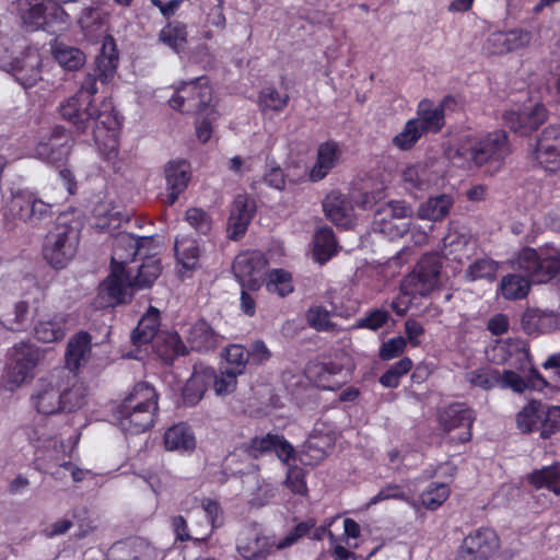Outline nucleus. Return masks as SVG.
Returning a JSON list of instances; mask_svg holds the SVG:
<instances>
[{"label": "nucleus", "instance_id": "37998d69", "mask_svg": "<svg viewBox=\"0 0 560 560\" xmlns=\"http://www.w3.org/2000/svg\"><path fill=\"white\" fill-rule=\"evenodd\" d=\"M542 420V402L530 400L516 415L517 429L523 433L539 431V424Z\"/></svg>", "mask_w": 560, "mask_h": 560}, {"label": "nucleus", "instance_id": "3c124183", "mask_svg": "<svg viewBox=\"0 0 560 560\" xmlns=\"http://www.w3.org/2000/svg\"><path fill=\"white\" fill-rule=\"evenodd\" d=\"M438 284L433 283L430 279L422 277L417 271H412L401 282L402 295H409L411 298L425 296L430 294Z\"/></svg>", "mask_w": 560, "mask_h": 560}, {"label": "nucleus", "instance_id": "bf43d9fd", "mask_svg": "<svg viewBox=\"0 0 560 560\" xmlns=\"http://www.w3.org/2000/svg\"><path fill=\"white\" fill-rule=\"evenodd\" d=\"M560 431V406H545L542 404V420L539 424V434L549 439Z\"/></svg>", "mask_w": 560, "mask_h": 560}, {"label": "nucleus", "instance_id": "6e6d98bb", "mask_svg": "<svg viewBox=\"0 0 560 560\" xmlns=\"http://www.w3.org/2000/svg\"><path fill=\"white\" fill-rule=\"evenodd\" d=\"M307 325L316 331H335L337 325L330 320V312L324 306H311L305 313Z\"/></svg>", "mask_w": 560, "mask_h": 560}, {"label": "nucleus", "instance_id": "a878e982", "mask_svg": "<svg viewBox=\"0 0 560 560\" xmlns=\"http://www.w3.org/2000/svg\"><path fill=\"white\" fill-rule=\"evenodd\" d=\"M521 323L528 335H539L556 330L560 320L553 311L528 307L523 313Z\"/></svg>", "mask_w": 560, "mask_h": 560}, {"label": "nucleus", "instance_id": "4468645a", "mask_svg": "<svg viewBox=\"0 0 560 560\" xmlns=\"http://www.w3.org/2000/svg\"><path fill=\"white\" fill-rule=\"evenodd\" d=\"M136 289L132 278L126 272L125 267L112 265L110 273L100 285V298L104 300L101 305L110 306L126 303Z\"/></svg>", "mask_w": 560, "mask_h": 560}, {"label": "nucleus", "instance_id": "2f4dec72", "mask_svg": "<svg viewBox=\"0 0 560 560\" xmlns=\"http://www.w3.org/2000/svg\"><path fill=\"white\" fill-rule=\"evenodd\" d=\"M341 150L334 141L322 143L317 150L316 163L310 172L313 182L323 179L339 162Z\"/></svg>", "mask_w": 560, "mask_h": 560}, {"label": "nucleus", "instance_id": "e433bc0d", "mask_svg": "<svg viewBox=\"0 0 560 560\" xmlns=\"http://www.w3.org/2000/svg\"><path fill=\"white\" fill-rule=\"evenodd\" d=\"M336 436L332 432H322L314 430L304 445L305 455L317 464L322 462L334 448Z\"/></svg>", "mask_w": 560, "mask_h": 560}, {"label": "nucleus", "instance_id": "c85d7f7f", "mask_svg": "<svg viewBox=\"0 0 560 560\" xmlns=\"http://www.w3.org/2000/svg\"><path fill=\"white\" fill-rule=\"evenodd\" d=\"M151 242V237H135L127 232H120L115 237L114 249L112 255V265L124 266L132 261L144 243Z\"/></svg>", "mask_w": 560, "mask_h": 560}, {"label": "nucleus", "instance_id": "0e129e2a", "mask_svg": "<svg viewBox=\"0 0 560 560\" xmlns=\"http://www.w3.org/2000/svg\"><path fill=\"white\" fill-rule=\"evenodd\" d=\"M224 354L225 360L230 365L228 369L238 375L243 374L249 360L248 350L241 345H231L225 348Z\"/></svg>", "mask_w": 560, "mask_h": 560}, {"label": "nucleus", "instance_id": "ddd939ff", "mask_svg": "<svg viewBox=\"0 0 560 560\" xmlns=\"http://www.w3.org/2000/svg\"><path fill=\"white\" fill-rule=\"evenodd\" d=\"M268 261L259 250H247L236 256L233 272L241 287L257 291L265 281Z\"/></svg>", "mask_w": 560, "mask_h": 560}, {"label": "nucleus", "instance_id": "aec40b11", "mask_svg": "<svg viewBox=\"0 0 560 560\" xmlns=\"http://www.w3.org/2000/svg\"><path fill=\"white\" fill-rule=\"evenodd\" d=\"M504 124L514 132L527 136L536 130L547 119V109L541 104L522 110H508L504 114Z\"/></svg>", "mask_w": 560, "mask_h": 560}, {"label": "nucleus", "instance_id": "dca6fc26", "mask_svg": "<svg viewBox=\"0 0 560 560\" xmlns=\"http://www.w3.org/2000/svg\"><path fill=\"white\" fill-rule=\"evenodd\" d=\"M474 421V411L462 404L451 405L439 413V423L444 432L459 430L457 435L452 436V441L456 443L470 441Z\"/></svg>", "mask_w": 560, "mask_h": 560}, {"label": "nucleus", "instance_id": "9d476101", "mask_svg": "<svg viewBox=\"0 0 560 560\" xmlns=\"http://www.w3.org/2000/svg\"><path fill=\"white\" fill-rule=\"evenodd\" d=\"M38 361V351L33 345L21 341L13 346L4 376V388L14 390L28 377Z\"/></svg>", "mask_w": 560, "mask_h": 560}, {"label": "nucleus", "instance_id": "72a5a7b5", "mask_svg": "<svg viewBox=\"0 0 560 560\" xmlns=\"http://www.w3.org/2000/svg\"><path fill=\"white\" fill-rule=\"evenodd\" d=\"M164 445L171 452H192L196 447V438L186 423H177L164 433Z\"/></svg>", "mask_w": 560, "mask_h": 560}, {"label": "nucleus", "instance_id": "9b49d317", "mask_svg": "<svg viewBox=\"0 0 560 560\" xmlns=\"http://www.w3.org/2000/svg\"><path fill=\"white\" fill-rule=\"evenodd\" d=\"M62 386V371L38 378L31 395L33 408L42 415H54L61 411Z\"/></svg>", "mask_w": 560, "mask_h": 560}, {"label": "nucleus", "instance_id": "7ed1b4c3", "mask_svg": "<svg viewBox=\"0 0 560 560\" xmlns=\"http://www.w3.org/2000/svg\"><path fill=\"white\" fill-rule=\"evenodd\" d=\"M459 154L475 166L489 165V174L498 172L504 159L510 154L508 136L503 130H495L483 137L468 140L459 149Z\"/></svg>", "mask_w": 560, "mask_h": 560}, {"label": "nucleus", "instance_id": "69168bd1", "mask_svg": "<svg viewBox=\"0 0 560 560\" xmlns=\"http://www.w3.org/2000/svg\"><path fill=\"white\" fill-rule=\"evenodd\" d=\"M175 252L179 262L186 269H191L197 265L199 249L195 245V242L187 240L176 241Z\"/></svg>", "mask_w": 560, "mask_h": 560}, {"label": "nucleus", "instance_id": "412c9836", "mask_svg": "<svg viewBox=\"0 0 560 560\" xmlns=\"http://www.w3.org/2000/svg\"><path fill=\"white\" fill-rule=\"evenodd\" d=\"M164 174L167 189L166 202L173 205L190 182V165L185 160H173L165 165Z\"/></svg>", "mask_w": 560, "mask_h": 560}, {"label": "nucleus", "instance_id": "423d86ee", "mask_svg": "<svg viewBox=\"0 0 560 560\" xmlns=\"http://www.w3.org/2000/svg\"><path fill=\"white\" fill-rule=\"evenodd\" d=\"M93 110L95 114L90 128L93 129L94 141L105 159H115L118 152L116 131L121 125L120 118L109 100H104L98 107L93 106Z\"/></svg>", "mask_w": 560, "mask_h": 560}, {"label": "nucleus", "instance_id": "774afa93", "mask_svg": "<svg viewBox=\"0 0 560 560\" xmlns=\"http://www.w3.org/2000/svg\"><path fill=\"white\" fill-rule=\"evenodd\" d=\"M441 261L436 255H424L413 269L422 277L430 279L433 283H439L441 272Z\"/></svg>", "mask_w": 560, "mask_h": 560}, {"label": "nucleus", "instance_id": "a211bd4d", "mask_svg": "<svg viewBox=\"0 0 560 560\" xmlns=\"http://www.w3.org/2000/svg\"><path fill=\"white\" fill-rule=\"evenodd\" d=\"M61 117L71 122L78 132H85L92 122L93 104L89 97H82V93L74 95L62 101L58 107Z\"/></svg>", "mask_w": 560, "mask_h": 560}, {"label": "nucleus", "instance_id": "2eb2a0df", "mask_svg": "<svg viewBox=\"0 0 560 560\" xmlns=\"http://www.w3.org/2000/svg\"><path fill=\"white\" fill-rule=\"evenodd\" d=\"M73 145L71 133L62 126H55L37 143L35 153L48 163H59L68 158Z\"/></svg>", "mask_w": 560, "mask_h": 560}, {"label": "nucleus", "instance_id": "a19ab883", "mask_svg": "<svg viewBox=\"0 0 560 560\" xmlns=\"http://www.w3.org/2000/svg\"><path fill=\"white\" fill-rule=\"evenodd\" d=\"M79 22L84 35L91 40L106 32L107 16L100 9H83Z\"/></svg>", "mask_w": 560, "mask_h": 560}, {"label": "nucleus", "instance_id": "473e14b6", "mask_svg": "<svg viewBox=\"0 0 560 560\" xmlns=\"http://www.w3.org/2000/svg\"><path fill=\"white\" fill-rule=\"evenodd\" d=\"M188 343L196 351H212L220 345L221 336L206 320H198L188 330Z\"/></svg>", "mask_w": 560, "mask_h": 560}, {"label": "nucleus", "instance_id": "c03bdc74", "mask_svg": "<svg viewBox=\"0 0 560 560\" xmlns=\"http://www.w3.org/2000/svg\"><path fill=\"white\" fill-rule=\"evenodd\" d=\"M159 42L179 52L187 44L186 24L179 21L168 22L159 33Z\"/></svg>", "mask_w": 560, "mask_h": 560}, {"label": "nucleus", "instance_id": "5fc2aeb1", "mask_svg": "<svg viewBox=\"0 0 560 560\" xmlns=\"http://www.w3.org/2000/svg\"><path fill=\"white\" fill-rule=\"evenodd\" d=\"M289 102V95L287 93L281 94L276 88L267 86L260 93L258 97V104L262 112H282Z\"/></svg>", "mask_w": 560, "mask_h": 560}, {"label": "nucleus", "instance_id": "f03ea898", "mask_svg": "<svg viewBox=\"0 0 560 560\" xmlns=\"http://www.w3.org/2000/svg\"><path fill=\"white\" fill-rule=\"evenodd\" d=\"M74 446L75 441L65 443L57 439L48 440L38 450L35 463L40 470L49 474L56 480L63 481L70 475L74 482H80L90 471L79 468L72 463Z\"/></svg>", "mask_w": 560, "mask_h": 560}, {"label": "nucleus", "instance_id": "b1692460", "mask_svg": "<svg viewBox=\"0 0 560 560\" xmlns=\"http://www.w3.org/2000/svg\"><path fill=\"white\" fill-rule=\"evenodd\" d=\"M92 354V337L86 331L74 334L67 343L65 352L66 366L71 372H78L85 366Z\"/></svg>", "mask_w": 560, "mask_h": 560}, {"label": "nucleus", "instance_id": "864d4df0", "mask_svg": "<svg viewBox=\"0 0 560 560\" xmlns=\"http://www.w3.org/2000/svg\"><path fill=\"white\" fill-rule=\"evenodd\" d=\"M424 131L421 121L409 119L404 129L393 138V144L399 150L411 149L417 141L423 136Z\"/></svg>", "mask_w": 560, "mask_h": 560}, {"label": "nucleus", "instance_id": "f3484780", "mask_svg": "<svg viewBox=\"0 0 560 560\" xmlns=\"http://www.w3.org/2000/svg\"><path fill=\"white\" fill-rule=\"evenodd\" d=\"M533 159L546 171H560V125H549L541 131Z\"/></svg>", "mask_w": 560, "mask_h": 560}, {"label": "nucleus", "instance_id": "58836bf2", "mask_svg": "<svg viewBox=\"0 0 560 560\" xmlns=\"http://www.w3.org/2000/svg\"><path fill=\"white\" fill-rule=\"evenodd\" d=\"M51 54L56 61L69 71L79 70L86 61L85 54L81 49L60 42L52 44Z\"/></svg>", "mask_w": 560, "mask_h": 560}, {"label": "nucleus", "instance_id": "bb28decb", "mask_svg": "<svg viewBox=\"0 0 560 560\" xmlns=\"http://www.w3.org/2000/svg\"><path fill=\"white\" fill-rule=\"evenodd\" d=\"M454 103L452 96H445L439 105H434L432 101L424 98L418 105V117L415 119L421 121L424 132H438L444 126V108Z\"/></svg>", "mask_w": 560, "mask_h": 560}, {"label": "nucleus", "instance_id": "6e6552de", "mask_svg": "<svg viewBox=\"0 0 560 560\" xmlns=\"http://www.w3.org/2000/svg\"><path fill=\"white\" fill-rule=\"evenodd\" d=\"M412 211L405 201H389L380 207L373 220V231L395 240L406 234Z\"/></svg>", "mask_w": 560, "mask_h": 560}, {"label": "nucleus", "instance_id": "6ab92c4d", "mask_svg": "<svg viewBox=\"0 0 560 560\" xmlns=\"http://www.w3.org/2000/svg\"><path fill=\"white\" fill-rule=\"evenodd\" d=\"M532 42V34L522 28L508 32L491 33L483 44V50L489 55H503L527 47Z\"/></svg>", "mask_w": 560, "mask_h": 560}, {"label": "nucleus", "instance_id": "f257e3e1", "mask_svg": "<svg viewBox=\"0 0 560 560\" xmlns=\"http://www.w3.org/2000/svg\"><path fill=\"white\" fill-rule=\"evenodd\" d=\"M159 410V395L153 386L138 383L116 410L119 428L129 434H140L151 429Z\"/></svg>", "mask_w": 560, "mask_h": 560}, {"label": "nucleus", "instance_id": "79ce46f5", "mask_svg": "<svg viewBox=\"0 0 560 560\" xmlns=\"http://www.w3.org/2000/svg\"><path fill=\"white\" fill-rule=\"evenodd\" d=\"M538 266L533 278L534 282L547 283L552 280L560 271V258L558 250L540 249Z\"/></svg>", "mask_w": 560, "mask_h": 560}, {"label": "nucleus", "instance_id": "09e8293b", "mask_svg": "<svg viewBox=\"0 0 560 560\" xmlns=\"http://www.w3.org/2000/svg\"><path fill=\"white\" fill-rule=\"evenodd\" d=\"M529 481L537 489L546 488L560 494V463L534 471L529 476Z\"/></svg>", "mask_w": 560, "mask_h": 560}, {"label": "nucleus", "instance_id": "20e7f679", "mask_svg": "<svg viewBox=\"0 0 560 560\" xmlns=\"http://www.w3.org/2000/svg\"><path fill=\"white\" fill-rule=\"evenodd\" d=\"M80 242V230L77 224L59 215L46 236L44 257L56 269L65 268L75 256Z\"/></svg>", "mask_w": 560, "mask_h": 560}, {"label": "nucleus", "instance_id": "052dcab7", "mask_svg": "<svg viewBox=\"0 0 560 560\" xmlns=\"http://www.w3.org/2000/svg\"><path fill=\"white\" fill-rule=\"evenodd\" d=\"M450 495V489L444 483H431L421 494V503L428 510L434 511L441 506Z\"/></svg>", "mask_w": 560, "mask_h": 560}, {"label": "nucleus", "instance_id": "0eeeda50", "mask_svg": "<svg viewBox=\"0 0 560 560\" xmlns=\"http://www.w3.org/2000/svg\"><path fill=\"white\" fill-rule=\"evenodd\" d=\"M51 208L50 203L42 200L35 192L22 189L11 195L5 206V217L36 226L51 217Z\"/></svg>", "mask_w": 560, "mask_h": 560}, {"label": "nucleus", "instance_id": "7c9ffc66", "mask_svg": "<svg viewBox=\"0 0 560 560\" xmlns=\"http://www.w3.org/2000/svg\"><path fill=\"white\" fill-rule=\"evenodd\" d=\"M118 65V52L112 36H106L100 55L95 60V73L102 83L107 84L115 75Z\"/></svg>", "mask_w": 560, "mask_h": 560}, {"label": "nucleus", "instance_id": "de8ad7c7", "mask_svg": "<svg viewBox=\"0 0 560 560\" xmlns=\"http://www.w3.org/2000/svg\"><path fill=\"white\" fill-rule=\"evenodd\" d=\"M337 252V241L329 228L317 230L314 236V255L318 262L324 264Z\"/></svg>", "mask_w": 560, "mask_h": 560}, {"label": "nucleus", "instance_id": "c756f323", "mask_svg": "<svg viewBox=\"0 0 560 560\" xmlns=\"http://www.w3.org/2000/svg\"><path fill=\"white\" fill-rule=\"evenodd\" d=\"M341 372V368L332 363H310L305 373L307 378L318 388L335 390L341 386V381L337 375Z\"/></svg>", "mask_w": 560, "mask_h": 560}, {"label": "nucleus", "instance_id": "1a4fd4ad", "mask_svg": "<svg viewBox=\"0 0 560 560\" xmlns=\"http://www.w3.org/2000/svg\"><path fill=\"white\" fill-rule=\"evenodd\" d=\"M236 550L246 560H262L279 550L278 539L267 535L258 524H249L238 533Z\"/></svg>", "mask_w": 560, "mask_h": 560}, {"label": "nucleus", "instance_id": "680f3d73", "mask_svg": "<svg viewBox=\"0 0 560 560\" xmlns=\"http://www.w3.org/2000/svg\"><path fill=\"white\" fill-rule=\"evenodd\" d=\"M26 8L22 10V19L26 25L37 30L45 24V0H27Z\"/></svg>", "mask_w": 560, "mask_h": 560}, {"label": "nucleus", "instance_id": "393cba45", "mask_svg": "<svg viewBox=\"0 0 560 560\" xmlns=\"http://www.w3.org/2000/svg\"><path fill=\"white\" fill-rule=\"evenodd\" d=\"M42 59L37 51L28 50L12 62L15 80L24 88L34 86L40 79Z\"/></svg>", "mask_w": 560, "mask_h": 560}, {"label": "nucleus", "instance_id": "8fccbe9b", "mask_svg": "<svg viewBox=\"0 0 560 560\" xmlns=\"http://www.w3.org/2000/svg\"><path fill=\"white\" fill-rule=\"evenodd\" d=\"M499 265L489 257H482L471 262L465 270V278L468 281L489 280L493 281L498 272Z\"/></svg>", "mask_w": 560, "mask_h": 560}, {"label": "nucleus", "instance_id": "4be33fe9", "mask_svg": "<svg viewBox=\"0 0 560 560\" xmlns=\"http://www.w3.org/2000/svg\"><path fill=\"white\" fill-rule=\"evenodd\" d=\"M255 202L246 195H238L233 201L229 218L228 233L231 240H238L247 231L255 212Z\"/></svg>", "mask_w": 560, "mask_h": 560}, {"label": "nucleus", "instance_id": "e2e57ef3", "mask_svg": "<svg viewBox=\"0 0 560 560\" xmlns=\"http://www.w3.org/2000/svg\"><path fill=\"white\" fill-rule=\"evenodd\" d=\"M211 384L218 396H226L236 389L238 374L232 372L229 369L221 371L219 374L212 369Z\"/></svg>", "mask_w": 560, "mask_h": 560}, {"label": "nucleus", "instance_id": "f8f14e48", "mask_svg": "<svg viewBox=\"0 0 560 560\" xmlns=\"http://www.w3.org/2000/svg\"><path fill=\"white\" fill-rule=\"evenodd\" d=\"M500 539L489 527H481L467 535L455 560H501Z\"/></svg>", "mask_w": 560, "mask_h": 560}, {"label": "nucleus", "instance_id": "a18cd8bd", "mask_svg": "<svg viewBox=\"0 0 560 560\" xmlns=\"http://www.w3.org/2000/svg\"><path fill=\"white\" fill-rule=\"evenodd\" d=\"M115 550L126 555L122 560H155V549L142 538L129 539L115 546Z\"/></svg>", "mask_w": 560, "mask_h": 560}, {"label": "nucleus", "instance_id": "39448f33", "mask_svg": "<svg viewBox=\"0 0 560 560\" xmlns=\"http://www.w3.org/2000/svg\"><path fill=\"white\" fill-rule=\"evenodd\" d=\"M212 89L206 77H199L189 82H183L168 100L173 109L182 113H196L198 116L207 114L213 119L218 118V113L211 106Z\"/></svg>", "mask_w": 560, "mask_h": 560}, {"label": "nucleus", "instance_id": "f704fd0d", "mask_svg": "<svg viewBox=\"0 0 560 560\" xmlns=\"http://www.w3.org/2000/svg\"><path fill=\"white\" fill-rule=\"evenodd\" d=\"M454 206V198L451 195L442 194L428 198L417 210L421 220L442 221L450 213Z\"/></svg>", "mask_w": 560, "mask_h": 560}, {"label": "nucleus", "instance_id": "13d9d810", "mask_svg": "<svg viewBox=\"0 0 560 560\" xmlns=\"http://www.w3.org/2000/svg\"><path fill=\"white\" fill-rule=\"evenodd\" d=\"M160 273L161 264L159 259L154 257L147 258V260L139 267L137 276L132 278L135 288L141 289L150 287L158 279Z\"/></svg>", "mask_w": 560, "mask_h": 560}, {"label": "nucleus", "instance_id": "4d7b16f0", "mask_svg": "<svg viewBox=\"0 0 560 560\" xmlns=\"http://www.w3.org/2000/svg\"><path fill=\"white\" fill-rule=\"evenodd\" d=\"M267 290L284 298L293 292L291 275L283 269H273L268 273Z\"/></svg>", "mask_w": 560, "mask_h": 560}, {"label": "nucleus", "instance_id": "49530a36", "mask_svg": "<svg viewBox=\"0 0 560 560\" xmlns=\"http://www.w3.org/2000/svg\"><path fill=\"white\" fill-rule=\"evenodd\" d=\"M326 217L336 225L350 228L353 222L351 209L345 200L336 197H327L324 202Z\"/></svg>", "mask_w": 560, "mask_h": 560}, {"label": "nucleus", "instance_id": "cd10ccee", "mask_svg": "<svg viewBox=\"0 0 560 560\" xmlns=\"http://www.w3.org/2000/svg\"><path fill=\"white\" fill-rule=\"evenodd\" d=\"M212 369L202 364L194 368L191 376L183 388V399L188 406L197 405L203 397L209 385H211Z\"/></svg>", "mask_w": 560, "mask_h": 560}, {"label": "nucleus", "instance_id": "603ef678", "mask_svg": "<svg viewBox=\"0 0 560 560\" xmlns=\"http://www.w3.org/2000/svg\"><path fill=\"white\" fill-rule=\"evenodd\" d=\"M499 380V371L490 366H480L465 374V381L467 383L483 390L498 387Z\"/></svg>", "mask_w": 560, "mask_h": 560}, {"label": "nucleus", "instance_id": "338daca9", "mask_svg": "<svg viewBox=\"0 0 560 560\" xmlns=\"http://www.w3.org/2000/svg\"><path fill=\"white\" fill-rule=\"evenodd\" d=\"M30 305L25 300L19 301L13 305L11 312L4 316L3 324L10 330L23 329L28 315Z\"/></svg>", "mask_w": 560, "mask_h": 560}, {"label": "nucleus", "instance_id": "5701e85b", "mask_svg": "<svg viewBox=\"0 0 560 560\" xmlns=\"http://www.w3.org/2000/svg\"><path fill=\"white\" fill-rule=\"evenodd\" d=\"M69 330L68 315L55 313L51 316H44L34 324V337L43 343L61 341Z\"/></svg>", "mask_w": 560, "mask_h": 560}, {"label": "nucleus", "instance_id": "ea45409f", "mask_svg": "<svg viewBox=\"0 0 560 560\" xmlns=\"http://www.w3.org/2000/svg\"><path fill=\"white\" fill-rule=\"evenodd\" d=\"M160 328V313L156 308L151 307L149 312L139 320L138 326L132 332V341L137 346H141L152 341Z\"/></svg>", "mask_w": 560, "mask_h": 560}, {"label": "nucleus", "instance_id": "4c0bfd02", "mask_svg": "<svg viewBox=\"0 0 560 560\" xmlns=\"http://www.w3.org/2000/svg\"><path fill=\"white\" fill-rule=\"evenodd\" d=\"M532 282L528 277L520 273H508L501 278L499 291L504 300L517 301L527 298Z\"/></svg>", "mask_w": 560, "mask_h": 560}, {"label": "nucleus", "instance_id": "c9c22d12", "mask_svg": "<svg viewBox=\"0 0 560 560\" xmlns=\"http://www.w3.org/2000/svg\"><path fill=\"white\" fill-rule=\"evenodd\" d=\"M254 452H275L282 462H288L294 455L293 446L281 435L268 433L252 441Z\"/></svg>", "mask_w": 560, "mask_h": 560}]
</instances>
